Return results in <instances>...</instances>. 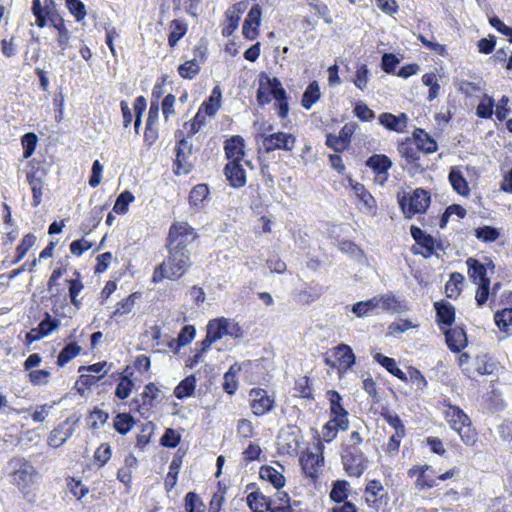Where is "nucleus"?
Here are the masks:
<instances>
[{
    "label": "nucleus",
    "mask_w": 512,
    "mask_h": 512,
    "mask_svg": "<svg viewBox=\"0 0 512 512\" xmlns=\"http://www.w3.org/2000/svg\"><path fill=\"white\" fill-rule=\"evenodd\" d=\"M190 251L173 250L169 248L167 258L155 267L152 282L159 283L164 279L176 281L183 277L192 265Z\"/></svg>",
    "instance_id": "nucleus-1"
},
{
    "label": "nucleus",
    "mask_w": 512,
    "mask_h": 512,
    "mask_svg": "<svg viewBox=\"0 0 512 512\" xmlns=\"http://www.w3.org/2000/svg\"><path fill=\"white\" fill-rule=\"evenodd\" d=\"M441 404L443 416L451 429L458 433L466 445H474L477 440V433L472 428L469 416L459 406L451 404L448 399H444Z\"/></svg>",
    "instance_id": "nucleus-2"
},
{
    "label": "nucleus",
    "mask_w": 512,
    "mask_h": 512,
    "mask_svg": "<svg viewBox=\"0 0 512 512\" xmlns=\"http://www.w3.org/2000/svg\"><path fill=\"white\" fill-rule=\"evenodd\" d=\"M12 483L28 497L38 483L39 473L32 463L25 458L15 457L10 460Z\"/></svg>",
    "instance_id": "nucleus-3"
},
{
    "label": "nucleus",
    "mask_w": 512,
    "mask_h": 512,
    "mask_svg": "<svg viewBox=\"0 0 512 512\" xmlns=\"http://www.w3.org/2000/svg\"><path fill=\"white\" fill-rule=\"evenodd\" d=\"M323 449L324 446L317 440L300 457V464L305 475L311 478L317 477L324 463Z\"/></svg>",
    "instance_id": "nucleus-4"
},
{
    "label": "nucleus",
    "mask_w": 512,
    "mask_h": 512,
    "mask_svg": "<svg viewBox=\"0 0 512 512\" xmlns=\"http://www.w3.org/2000/svg\"><path fill=\"white\" fill-rule=\"evenodd\" d=\"M194 229L186 222H177L170 227L168 248L189 251L186 247L195 239Z\"/></svg>",
    "instance_id": "nucleus-5"
},
{
    "label": "nucleus",
    "mask_w": 512,
    "mask_h": 512,
    "mask_svg": "<svg viewBox=\"0 0 512 512\" xmlns=\"http://www.w3.org/2000/svg\"><path fill=\"white\" fill-rule=\"evenodd\" d=\"M342 463L349 476L360 477L367 468L368 460L361 448H344Z\"/></svg>",
    "instance_id": "nucleus-6"
},
{
    "label": "nucleus",
    "mask_w": 512,
    "mask_h": 512,
    "mask_svg": "<svg viewBox=\"0 0 512 512\" xmlns=\"http://www.w3.org/2000/svg\"><path fill=\"white\" fill-rule=\"evenodd\" d=\"M207 332L216 341L225 335H229L234 338L242 337V330L238 323L227 318L210 320L207 325Z\"/></svg>",
    "instance_id": "nucleus-7"
},
{
    "label": "nucleus",
    "mask_w": 512,
    "mask_h": 512,
    "mask_svg": "<svg viewBox=\"0 0 512 512\" xmlns=\"http://www.w3.org/2000/svg\"><path fill=\"white\" fill-rule=\"evenodd\" d=\"M296 144V138L285 132H275L264 136L262 146L266 152L275 150L292 151Z\"/></svg>",
    "instance_id": "nucleus-8"
},
{
    "label": "nucleus",
    "mask_w": 512,
    "mask_h": 512,
    "mask_svg": "<svg viewBox=\"0 0 512 512\" xmlns=\"http://www.w3.org/2000/svg\"><path fill=\"white\" fill-rule=\"evenodd\" d=\"M430 204V195L424 189L418 188L408 199V206L406 204L405 198L400 201V205L402 207L403 212L411 217L416 213H423L428 208Z\"/></svg>",
    "instance_id": "nucleus-9"
},
{
    "label": "nucleus",
    "mask_w": 512,
    "mask_h": 512,
    "mask_svg": "<svg viewBox=\"0 0 512 512\" xmlns=\"http://www.w3.org/2000/svg\"><path fill=\"white\" fill-rule=\"evenodd\" d=\"M251 398V409L256 416H263L270 412L275 403V399L268 395L267 391L261 388L252 389L249 393Z\"/></svg>",
    "instance_id": "nucleus-10"
},
{
    "label": "nucleus",
    "mask_w": 512,
    "mask_h": 512,
    "mask_svg": "<svg viewBox=\"0 0 512 512\" xmlns=\"http://www.w3.org/2000/svg\"><path fill=\"white\" fill-rule=\"evenodd\" d=\"M192 154V144L186 139H180L176 148V160H175V173L176 174H188L193 165L190 161Z\"/></svg>",
    "instance_id": "nucleus-11"
},
{
    "label": "nucleus",
    "mask_w": 512,
    "mask_h": 512,
    "mask_svg": "<svg viewBox=\"0 0 512 512\" xmlns=\"http://www.w3.org/2000/svg\"><path fill=\"white\" fill-rule=\"evenodd\" d=\"M206 49L197 46L194 50V58L186 61L178 67V73L182 78L193 79L200 72V65L205 60Z\"/></svg>",
    "instance_id": "nucleus-12"
},
{
    "label": "nucleus",
    "mask_w": 512,
    "mask_h": 512,
    "mask_svg": "<svg viewBox=\"0 0 512 512\" xmlns=\"http://www.w3.org/2000/svg\"><path fill=\"white\" fill-rule=\"evenodd\" d=\"M262 10L258 4L251 7L243 23L242 32L245 38L254 40L258 36V27L261 23Z\"/></svg>",
    "instance_id": "nucleus-13"
},
{
    "label": "nucleus",
    "mask_w": 512,
    "mask_h": 512,
    "mask_svg": "<svg viewBox=\"0 0 512 512\" xmlns=\"http://www.w3.org/2000/svg\"><path fill=\"white\" fill-rule=\"evenodd\" d=\"M73 432V425L67 419L50 432L47 443L54 448L60 447L73 435Z\"/></svg>",
    "instance_id": "nucleus-14"
},
{
    "label": "nucleus",
    "mask_w": 512,
    "mask_h": 512,
    "mask_svg": "<svg viewBox=\"0 0 512 512\" xmlns=\"http://www.w3.org/2000/svg\"><path fill=\"white\" fill-rule=\"evenodd\" d=\"M225 175L234 188H240L246 184L245 170L240 162H228L225 166Z\"/></svg>",
    "instance_id": "nucleus-15"
},
{
    "label": "nucleus",
    "mask_w": 512,
    "mask_h": 512,
    "mask_svg": "<svg viewBox=\"0 0 512 512\" xmlns=\"http://www.w3.org/2000/svg\"><path fill=\"white\" fill-rule=\"evenodd\" d=\"M373 298L377 312L381 310L391 313H399L405 309L403 303L391 293L375 296Z\"/></svg>",
    "instance_id": "nucleus-16"
},
{
    "label": "nucleus",
    "mask_w": 512,
    "mask_h": 512,
    "mask_svg": "<svg viewBox=\"0 0 512 512\" xmlns=\"http://www.w3.org/2000/svg\"><path fill=\"white\" fill-rule=\"evenodd\" d=\"M411 236L416 243L423 249L420 253L428 258L433 254L434 251V239L431 235L426 234L421 228L412 226L410 229Z\"/></svg>",
    "instance_id": "nucleus-17"
},
{
    "label": "nucleus",
    "mask_w": 512,
    "mask_h": 512,
    "mask_svg": "<svg viewBox=\"0 0 512 512\" xmlns=\"http://www.w3.org/2000/svg\"><path fill=\"white\" fill-rule=\"evenodd\" d=\"M224 149L229 162H241L244 156V140L240 136H234L225 142Z\"/></svg>",
    "instance_id": "nucleus-18"
},
{
    "label": "nucleus",
    "mask_w": 512,
    "mask_h": 512,
    "mask_svg": "<svg viewBox=\"0 0 512 512\" xmlns=\"http://www.w3.org/2000/svg\"><path fill=\"white\" fill-rule=\"evenodd\" d=\"M408 117L405 113L395 116L391 113H382L379 116L381 125L395 132H403L407 126Z\"/></svg>",
    "instance_id": "nucleus-19"
},
{
    "label": "nucleus",
    "mask_w": 512,
    "mask_h": 512,
    "mask_svg": "<svg viewBox=\"0 0 512 512\" xmlns=\"http://www.w3.org/2000/svg\"><path fill=\"white\" fill-rule=\"evenodd\" d=\"M468 267V274L472 281L481 285L484 283H490V279L487 277L486 267L475 258H468L466 260Z\"/></svg>",
    "instance_id": "nucleus-20"
},
{
    "label": "nucleus",
    "mask_w": 512,
    "mask_h": 512,
    "mask_svg": "<svg viewBox=\"0 0 512 512\" xmlns=\"http://www.w3.org/2000/svg\"><path fill=\"white\" fill-rule=\"evenodd\" d=\"M437 322L441 325L451 326L455 320V308L446 301L435 302Z\"/></svg>",
    "instance_id": "nucleus-21"
},
{
    "label": "nucleus",
    "mask_w": 512,
    "mask_h": 512,
    "mask_svg": "<svg viewBox=\"0 0 512 512\" xmlns=\"http://www.w3.org/2000/svg\"><path fill=\"white\" fill-rule=\"evenodd\" d=\"M445 337L448 347L453 352H459L467 345L466 333L462 328L447 330Z\"/></svg>",
    "instance_id": "nucleus-22"
},
{
    "label": "nucleus",
    "mask_w": 512,
    "mask_h": 512,
    "mask_svg": "<svg viewBox=\"0 0 512 512\" xmlns=\"http://www.w3.org/2000/svg\"><path fill=\"white\" fill-rule=\"evenodd\" d=\"M366 165L371 168L378 177H381V175L388 173V170L392 166V162L386 155L374 154L368 158Z\"/></svg>",
    "instance_id": "nucleus-23"
},
{
    "label": "nucleus",
    "mask_w": 512,
    "mask_h": 512,
    "mask_svg": "<svg viewBox=\"0 0 512 512\" xmlns=\"http://www.w3.org/2000/svg\"><path fill=\"white\" fill-rule=\"evenodd\" d=\"M335 356L339 369L347 370L355 363V355L351 347L346 344H340L335 348Z\"/></svg>",
    "instance_id": "nucleus-24"
},
{
    "label": "nucleus",
    "mask_w": 512,
    "mask_h": 512,
    "mask_svg": "<svg viewBox=\"0 0 512 512\" xmlns=\"http://www.w3.org/2000/svg\"><path fill=\"white\" fill-rule=\"evenodd\" d=\"M50 21L52 26L57 30V43L61 48V54L64 55V51L66 50L69 41H70V33L64 24V20L58 17H50Z\"/></svg>",
    "instance_id": "nucleus-25"
},
{
    "label": "nucleus",
    "mask_w": 512,
    "mask_h": 512,
    "mask_svg": "<svg viewBox=\"0 0 512 512\" xmlns=\"http://www.w3.org/2000/svg\"><path fill=\"white\" fill-rule=\"evenodd\" d=\"M373 358L377 363L382 365L389 373L398 379L402 381L407 380L406 374L398 368L396 361L393 358L387 357L381 353H374Z\"/></svg>",
    "instance_id": "nucleus-26"
},
{
    "label": "nucleus",
    "mask_w": 512,
    "mask_h": 512,
    "mask_svg": "<svg viewBox=\"0 0 512 512\" xmlns=\"http://www.w3.org/2000/svg\"><path fill=\"white\" fill-rule=\"evenodd\" d=\"M449 182L454 191L458 194L466 196L469 194V186L462 172L457 167H452L449 172Z\"/></svg>",
    "instance_id": "nucleus-27"
},
{
    "label": "nucleus",
    "mask_w": 512,
    "mask_h": 512,
    "mask_svg": "<svg viewBox=\"0 0 512 512\" xmlns=\"http://www.w3.org/2000/svg\"><path fill=\"white\" fill-rule=\"evenodd\" d=\"M260 477L263 480L269 481L278 490L285 485V477L283 474L271 466L261 467Z\"/></svg>",
    "instance_id": "nucleus-28"
},
{
    "label": "nucleus",
    "mask_w": 512,
    "mask_h": 512,
    "mask_svg": "<svg viewBox=\"0 0 512 512\" xmlns=\"http://www.w3.org/2000/svg\"><path fill=\"white\" fill-rule=\"evenodd\" d=\"M271 500L267 499L265 495H263L259 491L251 492L247 496V504L250 509L254 512H264L270 508Z\"/></svg>",
    "instance_id": "nucleus-29"
},
{
    "label": "nucleus",
    "mask_w": 512,
    "mask_h": 512,
    "mask_svg": "<svg viewBox=\"0 0 512 512\" xmlns=\"http://www.w3.org/2000/svg\"><path fill=\"white\" fill-rule=\"evenodd\" d=\"M415 141L417 149L427 154L433 153L437 149L436 142L423 130L419 129L415 132Z\"/></svg>",
    "instance_id": "nucleus-30"
},
{
    "label": "nucleus",
    "mask_w": 512,
    "mask_h": 512,
    "mask_svg": "<svg viewBox=\"0 0 512 512\" xmlns=\"http://www.w3.org/2000/svg\"><path fill=\"white\" fill-rule=\"evenodd\" d=\"M321 93L319 85L316 81L311 82L302 96V106L305 109H310L320 99Z\"/></svg>",
    "instance_id": "nucleus-31"
},
{
    "label": "nucleus",
    "mask_w": 512,
    "mask_h": 512,
    "mask_svg": "<svg viewBox=\"0 0 512 512\" xmlns=\"http://www.w3.org/2000/svg\"><path fill=\"white\" fill-rule=\"evenodd\" d=\"M187 25L183 20L175 19L170 24V33L168 43L174 47L178 41L186 34Z\"/></svg>",
    "instance_id": "nucleus-32"
},
{
    "label": "nucleus",
    "mask_w": 512,
    "mask_h": 512,
    "mask_svg": "<svg viewBox=\"0 0 512 512\" xmlns=\"http://www.w3.org/2000/svg\"><path fill=\"white\" fill-rule=\"evenodd\" d=\"M196 386V379L193 375L183 379L174 389V395L178 399H183L191 396L194 393Z\"/></svg>",
    "instance_id": "nucleus-33"
},
{
    "label": "nucleus",
    "mask_w": 512,
    "mask_h": 512,
    "mask_svg": "<svg viewBox=\"0 0 512 512\" xmlns=\"http://www.w3.org/2000/svg\"><path fill=\"white\" fill-rule=\"evenodd\" d=\"M220 98L221 91L218 86H216L209 97V99L202 103L201 109L204 110L205 114L208 116H213L220 108Z\"/></svg>",
    "instance_id": "nucleus-34"
},
{
    "label": "nucleus",
    "mask_w": 512,
    "mask_h": 512,
    "mask_svg": "<svg viewBox=\"0 0 512 512\" xmlns=\"http://www.w3.org/2000/svg\"><path fill=\"white\" fill-rule=\"evenodd\" d=\"M381 416L391 427L395 429V433L397 432L398 437H404L406 435L404 424L396 413L385 409L381 412Z\"/></svg>",
    "instance_id": "nucleus-35"
},
{
    "label": "nucleus",
    "mask_w": 512,
    "mask_h": 512,
    "mask_svg": "<svg viewBox=\"0 0 512 512\" xmlns=\"http://www.w3.org/2000/svg\"><path fill=\"white\" fill-rule=\"evenodd\" d=\"M81 351V347L76 343L67 344L59 353L57 358V364L63 367L72 359H74Z\"/></svg>",
    "instance_id": "nucleus-36"
},
{
    "label": "nucleus",
    "mask_w": 512,
    "mask_h": 512,
    "mask_svg": "<svg viewBox=\"0 0 512 512\" xmlns=\"http://www.w3.org/2000/svg\"><path fill=\"white\" fill-rule=\"evenodd\" d=\"M464 276L461 273L454 272L450 275V279L445 286L447 297H457L461 292Z\"/></svg>",
    "instance_id": "nucleus-37"
},
{
    "label": "nucleus",
    "mask_w": 512,
    "mask_h": 512,
    "mask_svg": "<svg viewBox=\"0 0 512 512\" xmlns=\"http://www.w3.org/2000/svg\"><path fill=\"white\" fill-rule=\"evenodd\" d=\"M239 371H240V367L237 364H234L224 374L223 389L228 394H234L238 388V383L236 380V373Z\"/></svg>",
    "instance_id": "nucleus-38"
},
{
    "label": "nucleus",
    "mask_w": 512,
    "mask_h": 512,
    "mask_svg": "<svg viewBox=\"0 0 512 512\" xmlns=\"http://www.w3.org/2000/svg\"><path fill=\"white\" fill-rule=\"evenodd\" d=\"M265 84L268 89H270V94L274 97V99L277 101H282L284 99H287L286 91L282 87V84L280 80L276 77L270 78L268 76L264 77Z\"/></svg>",
    "instance_id": "nucleus-39"
},
{
    "label": "nucleus",
    "mask_w": 512,
    "mask_h": 512,
    "mask_svg": "<svg viewBox=\"0 0 512 512\" xmlns=\"http://www.w3.org/2000/svg\"><path fill=\"white\" fill-rule=\"evenodd\" d=\"M331 411V419L333 423H336V426L340 428V430L345 431L349 428V419L348 412L343 406H335V408L330 409Z\"/></svg>",
    "instance_id": "nucleus-40"
},
{
    "label": "nucleus",
    "mask_w": 512,
    "mask_h": 512,
    "mask_svg": "<svg viewBox=\"0 0 512 512\" xmlns=\"http://www.w3.org/2000/svg\"><path fill=\"white\" fill-rule=\"evenodd\" d=\"M134 419L130 414L119 413L114 420L116 431L122 435H126L133 427Z\"/></svg>",
    "instance_id": "nucleus-41"
},
{
    "label": "nucleus",
    "mask_w": 512,
    "mask_h": 512,
    "mask_svg": "<svg viewBox=\"0 0 512 512\" xmlns=\"http://www.w3.org/2000/svg\"><path fill=\"white\" fill-rule=\"evenodd\" d=\"M35 242L36 237L33 234L25 235L22 238L21 243L16 248V258L12 261V263L15 264L21 261L27 254L28 250L34 246Z\"/></svg>",
    "instance_id": "nucleus-42"
},
{
    "label": "nucleus",
    "mask_w": 512,
    "mask_h": 512,
    "mask_svg": "<svg viewBox=\"0 0 512 512\" xmlns=\"http://www.w3.org/2000/svg\"><path fill=\"white\" fill-rule=\"evenodd\" d=\"M209 194V189L205 184L196 185L190 192L189 202L192 206L199 208L202 202Z\"/></svg>",
    "instance_id": "nucleus-43"
},
{
    "label": "nucleus",
    "mask_w": 512,
    "mask_h": 512,
    "mask_svg": "<svg viewBox=\"0 0 512 512\" xmlns=\"http://www.w3.org/2000/svg\"><path fill=\"white\" fill-rule=\"evenodd\" d=\"M495 324L502 331H507L512 327V308H505L497 311L494 315Z\"/></svg>",
    "instance_id": "nucleus-44"
},
{
    "label": "nucleus",
    "mask_w": 512,
    "mask_h": 512,
    "mask_svg": "<svg viewBox=\"0 0 512 512\" xmlns=\"http://www.w3.org/2000/svg\"><path fill=\"white\" fill-rule=\"evenodd\" d=\"M351 311L357 317H364L370 313L377 312L376 305L374 302V298H371L366 301H359L352 306Z\"/></svg>",
    "instance_id": "nucleus-45"
},
{
    "label": "nucleus",
    "mask_w": 512,
    "mask_h": 512,
    "mask_svg": "<svg viewBox=\"0 0 512 512\" xmlns=\"http://www.w3.org/2000/svg\"><path fill=\"white\" fill-rule=\"evenodd\" d=\"M60 325V321L56 318H53L49 313H45V317L37 326L39 332L43 337L48 336L54 330H56Z\"/></svg>",
    "instance_id": "nucleus-46"
},
{
    "label": "nucleus",
    "mask_w": 512,
    "mask_h": 512,
    "mask_svg": "<svg viewBox=\"0 0 512 512\" xmlns=\"http://www.w3.org/2000/svg\"><path fill=\"white\" fill-rule=\"evenodd\" d=\"M181 465V460L174 458L169 466V471L165 477V487L167 490H171L177 483V477L179 474V469Z\"/></svg>",
    "instance_id": "nucleus-47"
},
{
    "label": "nucleus",
    "mask_w": 512,
    "mask_h": 512,
    "mask_svg": "<svg viewBox=\"0 0 512 512\" xmlns=\"http://www.w3.org/2000/svg\"><path fill=\"white\" fill-rule=\"evenodd\" d=\"M134 200V196L130 191L122 192L116 199L113 211L117 214H125L128 211L129 204Z\"/></svg>",
    "instance_id": "nucleus-48"
},
{
    "label": "nucleus",
    "mask_w": 512,
    "mask_h": 512,
    "mask_svg": "<svg viewBox=\"0 0 512 512\" xmlns=\"http://www.w3.org/2000/svg\"><path fill=\"white\" fill-rule=\"evenodd\" d=\"M66 7L78 22L85 19L87 12L81 0H66Z\"/></svg>",
    "instance_id": "nucleus-49"
},
{
    "label": "nucleus",
    "mask_w": 512,
    "mask_h": 512,
    "mask_svg": "<svg viewBox=\"0 0 512 512\" xmlns=\"http://www.w3.org/2000/svg\"><path fill=\"white\" fill-rule=\"evenodd\" d=\"M352 189L356 197L366 206L368 209H372L374 206L373 196L366 190L364 185L355 183L352 185Z\"/></svg>",
    "instance_id": "nucleus-50"
},
{
    "label": "nucleus",
    "mask_w": 512,
    "mask_h": 512,
    "mask_svg": "<svg viewBox=\"0 0 512 512\" xmlns=\"http://www.w3.org/2000/svg\"><path fill=\"white\" fill-rule=\"evenodd\" d=\"M69 282V296L71 303L76 309H80L81 300L78 298L79 294L83 290V284L79 278L71 279Z\"/></svg>",
    "instance_id": "nucleus-51"
},
{
    "label": "nucleus",
    "mask_w": 512,
    "mask_h": 512,
    "mask_svg": "<svg viewBox=\"0 0 512 512\" xmlns=\"http://www.w3.org/2000/svg\"><path fill=\"white\" fill-rule=\"evenodd\" d=\"M499 232L491 226L479 227L475 230V236L484 242H494L499 238Z\"/></svg>",
    "instance_id": "nucleus-52"
},
{
    "label": "nucleus",
    "mask_w": 512,
    "mask_h": 512,
    "mask_svg": "<svg viewBox=\"0 0 512 512\" xmlns=\"http://www.w3.org/2000/svg\"><path fill=\"white\" fill-rule=\"evenodd\" d=\"M493 107L494 99L488 95H484L477 106L476 114L480 118H490L493 114Z\"/></svg>",
    "instance_id": "nucleus-53"
},
{
    "label": "nucleus",
    "mask_w": 512,
    "mask_h": 512,
    "mask_svg": "<svg viewBox=\"0 0 512 512\" xmlns=\"http://www.w3.org/2000/svg\"><path fill=\"white\" fill-rule=\"evenodd\" d=\"M28 183L31 186L33 194V206H38L41 203L43 195V185L40 179L33 175L27 176Z\"/></svg>",
    "instance_id": "nucleus-54"
},
{
    "label": "nucleus",
    "mask_w": 512,
    "mask_h": 512,
    "mask_svg": "<svg viewBox=\"0 0 512 512\" xmlns=\"http://www.w3.org/2000/svg\"><path fill=\"white\" fill-rule=\"evenodd\" d=\"M347 486L348 482L346 481H336L330 492L331 499L338 503L344 501L348 496Z\"/></svg>",
    "instance_id": "nucleus-55"
},
{
    "label": "nucleus",
    "mask_w": 512,
    "mask_h": 512,
    "mask_svg": "<svg viewBox=\"0 0 512 512\" xmlns=\"http://www.w3.org/2000/svg\"><path fill=\"white\" fill-rule=\"evenodd\" d=\"M181 440V435L172 428H167L160 439L161 445L175 448Z\"/></svg>",
    "instance_id": "nucleus-56"
},
{
    "label": "nucleus",
    "mask_w": 512,
    "mask_h": 512,
    "mask_svg": "<svg viewBox=\"0 0 512 512\" xmlns=\"http://www.w3.org/2000/svg\"><path fill=\"white\" fill-rule=\"evenodd\" d=\"M240 17L229 10L225 12V26L222 30L224 36H230L238 27Z\"/></svg>",
    "instance_id": "nucleus-57"
},
{
    "label": "nucleus",
    "mask_w": 512,
    "mask_h": 512,
    "mask_svg": "<svg viewBox=\"0 0 512 512\" xmlns=\"http://www.w3.org/2000/svg\"><path fill=\"white\" fill-rule=\"evenodd\" d=\"M398 151L408 163H413L419 159V150L414 148L410 143H401L398 146Z\"/></svg>",
    "instance_id": "nucleus-58"
},
{
    "label": "nucleus",
    "mask_w": 512,
    "mask_h": 512,
    "mask_svg": "<svg viewBox=\"0 0 512 512\" xmlns=\"http://www.w3.org/2000/svg\"><path fill=\"white\" fill-rule=\"evenodd\" d=\"M133 385L134 384H133L132 380H130L127 377H121V379L116 387L115 395L121 400L128 398L132 391Z\"/></svg>",
    "instance_id": "nucleus-59"
},
{
    "label": "nucleus",
    "mask_w": 512,
    "mask_h": 512,
    "mask_svg": "<svg viewBox=\"0 0 512 512\" xmlns=\"http://www.w3.org/2000/svg\"><path fill=\"white\" fill-rule=\"evenodd\" d=\"M369 81V70L365 64L358 66L355 78L353 80L355 86L360 90H364Z\"/></svg>",
    "instance_id": "nucleus-60"
},
{
    "label": "nucleus",
    "mask_w": 512,
    "mask_h": 512,
    "mask_svg": "<svg viewBox=\"0 0 512 512\" xmlns=\"http://www.w3.org/2000/svg\"><path fill=\"white\" fill-rule=\"evenodd\" d=\"M185 509L187 512H203L202 503L197 494L188 492L185 496Z\"/></svg>",
    "instance_id": "nucleus-61"
},
{
    "label": "nucleus",
    "mask_w": 512,
    "mask_h": 512,
    "mask_svg": "<svg viewBox=\"0 0 512 512\" xmlns=\"http://www.w3.org/2000/svg\"><path fill=\"white\" fill-rule=\"evenodd\" d=\"M158 392V388L153 383H149L148 385H146L144 391L141 394L143 404L146 406H153L154 402L158 398Z\"/></svg>",
    "instance_id": "nucleus-62"
},
{
    "label": "nucleus",
    "mask_w": 512,
    "mask_h": 512,
    "mask_svg": "<svg viewBox=\"0 0 512 512\" xmlns=\"http://www.w3.org/2000/svg\"><path fill=\"white\" fill-rule=\"evenodd\" d=\"M437 486V479L434 477H430L426 473L420 472L418 478L415 481V487L419 491H424L430 488Z\"/></svg>",
    "instance_id": "nucleus-63"
},
{
    "label": "nucleus",
    "mask_w": 512,
    "mask_h": 512,
    "mask_svg": "<svg viewBox=\"0 0 512 512\" xmlns=\"http://www.w3.org/2000/svg\"><path fill=\"white\" fill-rule=\"evenodd\" d=\"M112 452L110 445L107 443L101 444L94 453V459L99 462V466H104L111 458Z\"/></svg>",
    "instance_id": "nucleus-64"
}]
</instances>
